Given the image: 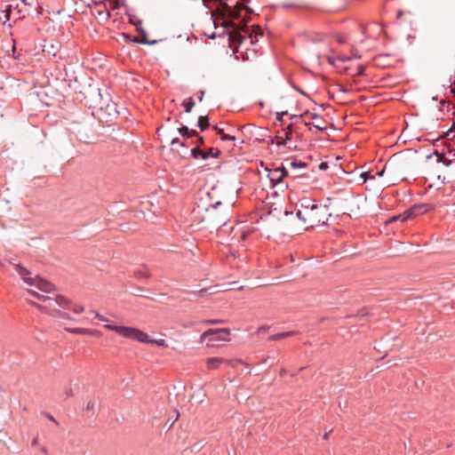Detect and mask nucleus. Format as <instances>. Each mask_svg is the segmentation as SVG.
I'll return each instance as SVG.
<instances>
[{"label":"nucleus","instance_id":"1","mask_svg":"<svg viewBox=\"0 0 455 455\" xmlns=\"http://www.w3.org/2000/svg\"><path fill=\"white\" fill-rule=\"evenodd\" d=\"M13 268L27 284L36 288V290H28V293L36 298L42 304H37L31 300L32 304L52 316L71 319L68 314L61 312L57 308V307L68 308L70 301L64 296L55 295L53 293L54 285L52 283L38 275L31 276V272L19 264H13Z\"/></svg>","mask_w":455,"mask_h":455},{"label":"nucleus","instance_id":"2","mask_svg":"<svg viewBox=\"0 0 455 455\" xmlns=\"http://www.w3.org/2000/svg\"><path fill=\"white\" fill-rule=\"evenodd\" d=\"M297 207L296 216L307 228L325 224L331 216L327 205L316 204L315 200L308 197L299 199Z\"/></svg>","mask_w":455,"mask_h":455},{"label":"nucleus","instance_id":"3","mask_svg":"<svg viewBox=\"0 0 455 455\" xmlns=\"http://www.w3.org/2000/svg\"><path fill=\"white\" fill-rule=\"evenodd\" d=\"M104 327L108 330L116 332L121 337H124V338H126L129 339L137 340V341H140V342L145 343V344H155V345H156L158 347H168L167 342L164 339H149L148 335L146 332H144L137 328L123 326V325H115V324H109V323L105 324Z\"/></svg>","mask_w":455,"mask_h":455},{"label":"nucleus","instance_id":"4","mask_svg":"<svg viewBox=\"0 0 455 455\" xmlns=\"http://www.w3.org/2000/svg\"><path fill=\"white\" fill-rule=\"evenodd\" d=\"M228 329H210L201 335V342H206L207 346L214 347L216 341L228 340Z\"/></svg>","mask_w":455,"mask_h":455},{"label":"nucleus","instance_id":"5","mask_svg":"<svg viewBox=\"0 0 455 455\" xmlns=\"http://www.w3.org/2000/svg\"><path fill=\"white\" fill-rule=\"evenodd\" d=\"M267 172V177L273 188L278 187L282 191L289 188V184L283 181V179L288 175L284 167L274 168Z\"/></svg>","mask_w":455,"mask_h":455},{"label":"nucleus","instance_id":"6","mask_svg":"<svg viewBox=\"0 0 455 455\" xmlns=\"http://www.w3.org/2000/svg\"><path fill=\"white\" fill-rule=\"evenodd\" d=\"M220 153V151L219 149H215L213 148H210L207 150H204L198 147H195L191 149V156L195 159L201 158L203 160H206L209 158V156L218 157Z\"/></svg>","mask_w":455,"mask_h":455},{"label":"nucleus","instance_id":"7","mask_svg":"<svg viewBox=\"0 0 455 455\" xmlns=\"http://www.w3.org/2000/svg\"><path fill=\"white\" fill-rule=\"evenodd\" d=\"M66 331L74 333V334H81V335H90V336H100V331L94 329H86V328H66Z\"/></svg>","mask_w":455,"mask_h":455},{"label":"nucleus","instance_id":"8","mask_svg":"<svg viewBox=\"0 0 455 455\" xmlns=\"http://www.w3.org/2000/svg\"><path fill=\"white\" fill-rule=\"evenodd\" d=\"M292 138V126L291 124L288 125L283 130V136H279L278 139L280 140L277 142L278 146H286L290 140H291Z\"/></svg>","mask_w":455,"mask_h":455},{"label":"nucleus","instance_id":"9","mask_svg":"<svg viewBox=\"0 0 455 455\" xmlns=\"http://www.w3.org/2000/svg\"><path fill=\"white\" fill-rule=\"evenodd\" d=\"M427 211H428L427 205H425V204L415 205L412 208H411L409 211L404 212V214L406 215L405 219L411 218V216H415L417 214H420Z\"/></svg>","mask_w":455,"mask_h":455},{"label":"nucleus","instance_id":"10","mask_svg":"<svg viewBox=\"0 0 455 455\" xmlns=\"http://www.w3.org/2000/svg\"><path fill=\"white\" fill-rule=\"evenodd\" d=\"M226 361L220 357H211L207 359V367L209 370H215L220 367V365Z\"/></svg>","mask_w":455,"mask_h":455},{"label":"nucleus","instance_id":"11","mask_svg":"<svg viewBox=\"0 0 455 455\" xmlns=\"http://www.w3.org/2000/svg\"><path fill=\"white\" fill-rule=\"evenodd\" d=\"M179 132L184 138H192L197 136V132L196 130L188 129V127L186 125H182L181 127H180Z\"/></svg>","mask_w":455,"mask_h":455},{"label":"nucleus","instance_id":"12","mask_svg":"<svg viewBox=\"0 0 455 455\" xmlns=\"http://www.w3.org/2000/svg\"><path fill=\"white\" fill-rule=\"evenodd\" d=\"M214 130L216 131L217 134L220 135L221 140H231V141L235 140V136L230 135V134H226L224 132V130L222 128H220V126L215 125Z\"/></svg>","mask_w":455,"mask_h":455},{"label":"nucleus","instance_id":"13","mask_svg":"<svg viewBox=\"0 0 455 455\" xmlns=\"http://www.w3.org/2000/svg\"><path fill=\"white\" fill-rule=\"evenodd\" d=\"M294 333H295L294 331L280 332V333H276V334H273V335L269 336L268 339L273 340V341L279 340V339L292 336Z\"/></svg>","mask_w":455,"mask_h":455},{"label":"nucleus","instance_id":"14","mask_svg":"<svg viewBox=\"0 0 455 455\" xmlns=\"http://www.w3.org/2000/svg\"><path fill=\"white\" fill-rule=\"evenodd\" d=\"M138 278H148L149 277V271L146 267H141L134 272Z\"/></svg>","mask_w":455,"mask_h":455},{"label":"nucleus","instance_id":"15","mask_svg":"<svg viewBox=\"0 0 455 455\" xmlns=\"http://www.w3.org/2000/svg\"><path fill=\"white\" fill-rule=\"evenodd\" d=\"M210 125L209 119L207 116H201L198 118V127L201 131H204Z\"/></svg>","mask_w":455,"mask_h":455},{"label":"nucleus","instance_id":"16","mask_svg":"<svg viewBox=\"0 0 455 455\" xmlns=\"http://www.w3.org/2000/svg\"><path fill=\"white\" fill-rule=\"evenodd\" d=\"M182 105L185 108V111L187 113H189V112H191L193 107L195 106V102H194L193 99L190 97V98H188L187 100H185L183 101Z\"/></svg>","mask_w":455,"mask_h":455},{"label":"nucleus","instance_id":"17","mask_svg":"<svg viewBox=\"0 0 455 455\" xmlns=\"http://www.w3.org/2000/svg\"><path fill=\"white\" fill-rule=\"evenodd\" d=\"M290 165L293 168V169H296V168H305L307 166V164L301 161H291L290 163Z\"/></svg>","mask_w":455,"mask_h":455},{"label":"nucleus","instance_id":"18","mask_svg":"<svg viewBox=\"0 0 455 455\" xmlns=\"http://www.w3.org/2000/svg\"><path fill=\"white\" fill-rule=\"evenodd\" d=\"M68 308H70L76 314H81L84 310V307L81 305H74L73 307L69 306Z\"/></svg>","mask_w":455,"mask_h":455},{"label":"nucleus","instance_id":"19","mask_svg":"<svg viewBox=\"0 0 455 455\" xmlns=\"http://www.w3.org/2000/svg\"><path fill=\"white\" fill-rule=\"evenodd\" d=\"M360 177L363 180V182H365L368 180H374V175H371L370 172H363L361 173Z\"/></svg>","mask_w":455,"mask_h":455},{"label":"nucleus","instance_id":"20","mask_svg":"<svg viewBox=\"0 0 455 455\" xmlns=\"http://www.w3.org/2000/svg\"><path fill=\"white\" fill-rule=\"evenodd\" d=\"M196 137L197 138L196 141L195 142L196 143V147L200 148V146L204 144V137L199 136L198 134Z\"/></svg>","mask_w":455,"mask_h":455},{"label":"nucleus","instance_id":"21","mask_svg":"<svg viewBox=\"0 0 455 455\" xmlns=\"http://www.w3.org/2000/svg\"><path fill=\"white\" fill-rule=\"evenodd\" d=\"M286 114H287V112H286V111H285V112L277 113V114H276V117H275L276 121H278V122H280V123H283V116L284 115H286Z\"/></svg>","mask_w":455,"mask_h":455},{"label":"nucleus","instance_id":"22","mask_svg":"<svg viewBox=\"0 0 455 455\" xmlns=\"http://www.w3.org/2000/svg\"><path fill=\"white\" fill-rule=\"evenodd\" d=\"M171 144H172V146H174V145H176V144H179V145L183 146V147L185 146V144H184V143L180 142V139H179V138H174V139H172V141H171Z\"/></svg>","mask_w":455,"mask_h":455},{"label":"nucleus","instance_id":"23","mask_svg":"<svg viewBox=\"0 0 455 455\" xmlns=\"http://www.w3.org/2000/svg\"><path fill=\"white\" fill-rule=\"evenodd\" d=\"M92 313L95 315V316L101 322H108V319L104 317L103 315H100L97 312L92 311Z\"/></svg>","mask_w":455,"mask_h":455},{"label":"nucleus","instance_id":"24","mask_svg":"<svg viewBox=\"0 0 455 455\" xmlns=\"http://www.w3.org/2000/svg\"><path fill=\"white\" fill-rule=\"evenodd\" d=\"M92 313L95 315V316L101 322H108V319L104 317L103 315H100L97 312L92 311Z\"/></svg>","mask_w":455,"mask_h":455},{"label":"nucleus","instance_id":"25","mask_svg":"<svg viewBox=\"0 0 455 455\" xmlns=\"http://www.w3.org/2000/svg\"><path fill=\"white\" fill-rule=\"evenodd\" d=\"M451 137H452V138H455V134H453V131H452V129H450V130L446 132V134H445V138H446V139H448V140H450V139H451Z\"/></svg>","mask_w":455,"mask_h":455},{"label":"nucleus","instance_id":"26","mask_svg":"<svg viewBox=\"0 0 455 455\" xmlns=\"http://www.w3.org/2000/svg\"><path fill=\"white\" fill-rule=\"evenodd\" d=\"M93 408H94V403L92 401L88 402L86 404V410L90 411V410H93Z\"/></svg>","mask_w":455,"mask_h":455},{"label":"nucleus","instance_id":"27","mask_svg":"<svg viewBox=\"0 0 455 455\" xmlns=\"http://www.w3.org/2000/svg\"><path fill=\"white\" fill-rule=\"evenodd\" d=\"M31 445L32 446H39V439L38 437H35L33 440H32V443H31Z\"/></svg>","mask_w":455,"mask_h":455},{"label":"nucleus","instance_id":"28","mask_svg":"<svg viewBox=\"0 0 455 455\" xmlns=\"http://www.w3.org/2000/svg\"><path fill=\"white\" fill-rule=\"evenodd\" d=\"M39 450L44 454V455H47L48 454V450L45 446H39Z\"/></svg>","mask_w":455,"mask_h":455},{"label":"nucleus","instance_id":"29","mask_svg":"<svg viewBox=\"0 0 455 455\" xmlns=\"http://www.w3.org/2000/svg\"><path fill=\"white\" fill-rule=\"evenodd\" d=\"M204 91H200V92H198V96H197V98H198L199 101H202V100H203V99H204Z\"/></svg>","mask_w":455,"mask_h":455},{"label":"nucleus","instance_id":"30","mask_svg":"<svg viewBox=\"0 0 455 455\" xmlns=\"http://www.w3.org/2000/svg\"><path fill=\"white\" fill-rule=\"evenodd\" d=\"M450 90H451V92L452 94H454V96H455V81L453 82L452 84L450 85Z\"/></svg>","mask_w":455,"mask_h":455},{"label":"nucleus","instance_id":"31","mask_svg":"<svg viewBox=\"0 0 455 455\" xmlns=\"http://www.w3.org/2000/svg\"><path fill=\"white\" fill-rule=\"evenodd\" d=\"M267 329H268L267 326H261V327L259 328L258 332L267 331Z\"/></svg>","mask_w":455,"mask_h":455},{"label":"nucleus","instance_id":"32","mask_svg":"<svg viewBox=\"0 0 455 455\" xmlns=\"http://www.w3.org/2000/svg\"><path fill=\"white\" fill-rule=\"evenodd\" d=\"M246 237H247V234H246L244 231H243V232H242V234H241V238H242L243 240H245V239H246Z\"/></svg>","mask_w":455,"mask_h":455},{"label":"nucleus","instance_id":"33","mask_svg":"<svg viewBox=\"0 0 455 455\" xmlns=\"http://www.w3.org/2000/svg\"><path fill=\"white\" fill-rule=\"evenodd\" d=\"M208 323H220V320H210V321H208Z\"/></svg>","mask_w":455,"mask_h":455},{"label":"nucleus","instance_id":"34","mask_svg":"<svg viewBox=\"0 0 455 455\" xmlns=\"http://www.w3.org/2000/svg\"><path fill=\"white\" fill-rule=\"evenodd\" d=\"M47 418H48L50 420H52V421L55 422V419H54V418H53L52 415H47Z\"/></svg>","mask_w":455,"mask_h":455},{"label":"nucleus","instance_id":"35","mask_svg":"<svg viewBox=\"0 0 455 455\" xmlns=\"http://www.w3.org/2000/svg\"><path fill=\"white\" fill-rule=\"evenodd\" d=\"M116 8H118V4L117 3L114 4V5L112 6V9H116Z\"/></svg>","mask_w":455,"mask_h":455},{"label":"nucleus","instance_id":"36","mask_svg":"<svg viewBox=\"0 0 455 455\" xmlns=\"http://www.w3.org/2000/svg\"><path fill=\"white\" fill-rule=\"evenodd\" d=\"M328 435H329V433H325V434L323 435V438H324V439H327V438H328Z\"/></svg>","mask_w":455,"mask_h":455},{"label":"nucleus","instance_id":"37","mask_svg":"<svg viewBox=\"0 0 455 455\" xmlns=\"http://www.w3.org/2000/svg\"><path fill=\"white\" fill-rule=\"evenodd\" d=\"M383 172H384V171L379 172H378V175H379V176H382V175H383Z\"/></svg>","mask_w":455,"mask_h":455},{"label":"nucleus","instance_id":"38","mask_svg":"<svg viewBox=\"0 0 455 455\" xmlns=\"http://www.w3.org/2000/svg\"><path fill=\"white\" fill-rule=\"evenodd\" d=\"M285 373V370H282L281 371V375L284 374Z\"/></svg>","mask_w":455,"mask_h":455},{"label":"nucleus","instance_id":"39","mask_svg":"<svg viewBox=\"0 0 455 455\" xmlns=\"http://www.w3.org/2000/svg\"><path fill=\"white\" fill-rule=\"evenodd\" d=\"M250 37H251V43H253L252 36L251 35Z\"/></svg>","mask_w":455,"mask_h":455}]
</instances>
